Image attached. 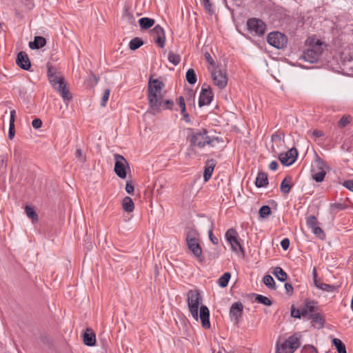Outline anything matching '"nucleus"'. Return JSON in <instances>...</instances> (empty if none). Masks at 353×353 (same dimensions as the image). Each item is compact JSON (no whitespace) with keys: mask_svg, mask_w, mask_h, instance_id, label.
Listing matches in <instances>:
<instances>
[{"mask_svg":"<svg viewBox=\"0 0 353 353\" xmlns=\"http://www.w3.org/2000/svg\"><path fill=\"white\" fill-rule=\"evenodd\" d=\"M285 290L287 292V293H289V294H292V292H293V287L292 286L291 284L288 283H286L285 284Z\"/></svg>","mask_w":353,"mask_h":353,"instance_id":"obj_62","label":"nucleus"},{"mask_svg":"<svg viewBox=\"0 0 353 353\" xmlns=\"http://www.w3.org/2000/svg\"><path fill=\"white\" fill-rule=\"evenodd\" d=\"M315 165L319 171L325 170L326 168V163L324 161L317 157L315 160Z\"/></svg>","mask_w":353,"mask_h":353,"instance_id":"obj_42","label":"nucleus"},{"mask_svg":"<svg viewBox=\"0 0 353 353\" xmlns=\"http://www.w3.org/2000/svg\"><path fill=\"white\" fill-rule=\"evenodd\" d=\"M278 168V163L277 162L273 161H272L269 165V168L272 170H276Z\"/></svg>","mask_w":353,"mask_h":353,"instance_id":"obj_64","label":"nucleus"},{"mask_svg":"<svg viewBox=\"0 0 353 353\" xmlns=\"http://www.w3.org/2000/svg\"><path fill=\"white\" fill-rule=\"evenodd\" d=\"M55 74H56L55 69L53 67H52V66H48V78L51 77V75L54 76Z\"/></svg>","mask_w":353,"mask_h":353,"instance_id":"obj_60","label":"nucleus"},{"mask_svg":"<svg viewBox=\"0 0 353 353\" xmlns=\"http://www.w3.org/2000/svg\"><path fill=\"white\" fill-rule=\"evenodd\" d=\"M352 117L350 115H344L339 121L338 125L340 128H344L350 123Z\"/></svg>","mask_w":353,"mask_h":353,"instance_id":"obj_36","label":"nucleus"},{"mask_svg":"<svg viewBox=\"0 0 353 353\" xmlns=\"http://www.w3.org/2000/svg\"><path fill=\"white\" fill-rule=\"evenodd\" d=\"M188 249L194 255L195 257L199 258L202 254V249L199 244V241H195L186 243Z\"/></svg>","mask_w":353,"mask_h":353,"instance_id":"obj_18","label":"nucleus"},{"mask_svg":"<svg viewBox=\"0 0 353 353\" xmlns=\"http://www.w3.org/2000/svg\"><path fill=\"white\" fill-rule=\"evenodd\" d=\"M32 127L35 129H39L42 125V121L40 119H35L32 122Z\"/></svg>","mask_w":353,"mask_h":353,"instance_id":"obj_54","label":"nucleus"},{"mask_svg":"<svg viewBox=\"0 0 353 353\" xmlns=\"http://www.w3.org/2000/svg\"><path fill=\"white\" fill-rule=\"evenodd\" d=\"M248 30L255 35H263L265 32V24L261 19H250L247 21Z\"/></svg>","mask_w":353,"mask_h":353,"instance_id":"obj_11","label":"nucleus"},{"mask_svg":"<svg viewBox=\"0 0 353 353\" xmlns=\"http://www.w3.org/2000/svg\"><path fill=\"white\" fill-rule=\"evenodd\" d=\"M331 207L333 209H336L338 210H342L346 208V206L344 204L339 203H335L331 205Z\"/></svg>","mask_w":353,"mask_h":353,"instance_id":"obj_55","label":"nucleus"},{"mask_svg":"<svg viewBox=\"0 0 353 353\" xmlns=\"http://www.w3.org/2000/svg\"><path fill=\"white\" fill-rule=\"evenodd\" d=\"M314 304V302L307 301L305 306L301 309L302 316H308L309 318L311 314L316 313V306Z\"/></svg>","mask_w":353,"mask_h":353,"instance_id":"obj_19","label":"nucleus"},{"mask_svg":"<svg viewBox=\"0 0 353 353\" xmlns=\"http://www.w3.org/2000/svg\"><path fill=\"white\" fill-rule=\"evenodd\" d=\"M304 353H318L317 350L311 345H308L304 347Z\"/></svg>","mask_w":353,"mask_h":353,"instance_id":"obj_58","label":"nucleus"},{"mask_svg":"<svg viewBox=\"0 0 353 353\" xmlns=\"http://www.w3.org/2000/svg\"><path fill=\"white\" fill-rule=\"evenodd\" d=\"M215 141L216 139L207 135V131L205 130L194 133L191 138V143L199 148H203L206 145L213 146Z\"/></svg>","mask_w":353,"mask_h":353,"instance_id":"obj_5","label":"nucleus"},{"mask_svg":"<svg viewBox=\"0 0 353 353\" xmlns=\"http://www.w3.org/2000/svg\"><path fill=\"white\" fill-rule=\"evenodd\" d=\"M186 80L190 84H194L196 81V77L194 70L192 68L189 69L186 72Z\"/></svg>","mask_w":353,"mask_h":353,"instance_id":"obj_35","label":"nucleus"},{"mask_svg":"<svg viewBox=\"0 0 353 353\" xmlns=\"http://www.w3.org/2000/svg\"><path fill=\"white\" fill-rule=\"evenodd\" d=\"M134 185L132 183V182L131 181H127L126 185H125V191L128 194H132L134 192Z\"/></svg>","mask_w":353,"mask_h":353,"instance_id":"obj_52","label":"nucleus"},{"mask_svg":"<svg viewBox=\"0 0 353 353\" xmlns=\"http://www.w3.org/2000/svg\"><path fill=\"white\" fill-rule=\"evenodd\" d=\"M7 167V157L0 155V170H5Z\"/></svg>","mask_w":353,"mask_h":353,"instance_id":"obj_48","label":"nucleus"},{"mask_svg":"<svg viewBox=\"0 0 353 353\" xmlns=\"http://www.w3.org/2000/svg\"><path fill=\"white\" fill-rule=\"evenodd\" d=\"M268 43L272 46L281 49L287 43L286 37L279 32H270L267 37Z\"/></svg>","mask_w":353,"mask_h":353,"instance_id":"obj_8","label":"nucleus"},{"mask_svg":"<svg viewBox=\"0 0 353 353\" xmlns=\"http://www.w3.org/2000/svg\"><path fill=\"white\" fill-rule=\"evenodd\" d=\"M122 207L127 212H132L134 209V202L129 196H125L122 201Z\"/></svg>","mask_w":353,"mask_h":353,"instance_id":"obj_24","label":"nucleus"},{"mask_svg":"<svg viewBox=\"0 0 353 353\" xmlns=\"http://www.w3.org/2000/svg\"><path fill=\"white\" fill-rule=\"evenodd\" d=\"M15 134V130H14V123H10L9 125V132H8V137L10 139H12Z\"/></svg>","mask_w":353,"mask_h":353,"instance_id":"obj_50","label":"nucleus"},{"mask_svg":"<svg viewBox=\"0 0 353 353\" xmlns=\"http://www.w3.org/2000/svg\"><path fill=\"white\" fill-rule=\"evenodd\" d=\"M299 345V339L296 336H292L280 346L278 344L276 345V353H293Z\"/></svg>","mask_w":353,"mask_h":353,"instance_id":"obj_6","label":"nucleus"},{"mask_svg":"<svg viewBox=\"0 0 353 353\" xmlns=\"http://www.w3.org/2000/svg\"><path fill=\"white\" fill-rule=\"evenodd\" d=\"M154 20L148 17H143L139 20V23L142 29H148L154 24Z\"/></svg>","mask_w":353,"mask_h":353,"instance_id":"obj_25","label":"nucleus"},{"mask_svg":"<svg viewBox=\"0 0 353 353\" xmlns=\"http://www.w3.org/2000/svg\"><path fill=\"white\" fill-rule=\"evenodd\" d=\"M179 105L181 108V113L183 114L185 117H188V114H185V100L183 97H180L179 98Z\"/></svg>","mask_w":353,"mask_h":353,"instance_id":"obj_45","label":"nucleus"},{"mask_svg":"<svg viewBox=\"0 0 353 353\" xmlns=\"http://www.w3.org/2000/svg\"><path fill=\"white\" fill-rule=\"evenodd\" d=\"M164 83L159 79H150L148 86V99L149 108L154 114L159 113L162 110L171 109L173 101L164 99L161 93Z\"/></svg>","mask_w":353,"mask_h":353,"instance_id":"obj_1","label":"nucleus"},{"mask_svg":"<svg viewBox=\"0 0 353 353\" xmlns=\"http://www.w3.org/2000/svg\"><path fill=\"white\" fill-rule=\"evenodd\" d=\"M204 56H205V58L206 59V60L208 61V62L210 65H213L214 64L213 59L212 58V57L210 56L209 52H205Z\"/></svg>","mask_w":353,"mask_h":353,"instance_id":"obj_61","label":"nucleus"},{"mask_svg":"<svg viewBox=\"0 0 353 353\" xmlns=\"http://www.w3.org/2000/svg\"><path fill=\"white\" fill-rule=\"evenodd\" d=\"M186 243L195 241H199V234L194 228H190L188 229L185 235Z\"/></svg>","mask_w":353,"mask_h":353,"instance_id":"obj_21","label":"nucleus"},{"mask_svg":"<svg viewBox=\"0 0 353 353\" xmlns=\"http://www.w3.org/2000/svg\"><path fill=\"white\" fill-rule=\"evenodd\" d=\"M203 6H204L205 8L208 11L210 12V10H211V4L210 3V0H203Z\"/></svg>","mask_w":353,"mask_h":353,"instance_id":"obj_63","label":"nucleus"},{"mask_svg":"<svg viewBox=\"0 0 353 353\" xmlns=\"http://www.w3.org/2000/svg\"><path fill=\"white\" fill-rule=\"evenodd\" d=\"M292 187V179L290 177L285 178L281 183V190L285 194L289 193Z\"/></svg>","mask_w":353,"mask_h":353,"instance_id":"obj_26","label":"nucleus"},{"mask_svg":"<svg viewBox=\"0 0 353 353\" xmlns=\"http://www.w3.org/2000/svg\"><path fill=\"white\" fill-rule=\"evenodd\" d=\"M297 155V150L295 148H292L286 152L281 153L279 159L283 165H290L296 161Z\"/></svg>","mask_w":353,"mask_h":353,"instance_id":"obj_13","label":"nucleus"},{"mask_svg":"<svg viewBox=\"0 0 353 353\" xmlns=\"http://www.w3.org/2000/svg\"><path fill=\"white\" fill-rule=\"evenodd\" d=\"M306 43L309 48L303 53L301 59L311 63L317 62L326 45L313 37H309Z\"/></svg>","mask_w":353,"mask_h":353,"instance_id":"obj_3","label":"nucleus"},{"mask_svg":"<svg viewBox=\"0 0 353 353\" xmlns=\"http://www.w3.org/2000/svg\"><path fill=\"white\" fill-rule=\"evenodd\" d=\"M75 156L81 162H84L85 161V157L83 155L82 151L81 149H77L75 152Z\"/></svg>","mask_w":353,"mask_h":353,"instance_id":"obj_53","label":"nucleus"},{"mask_svg":"<svg viewBox=\"0 0 353 353\" xmlns=\"http://www.w3.org/2000/svg\"><path fill=\"white\" fill-rule=\"evenodd\" d=\"M208 236H209V239L211 241V242L214 244V245H217L219 243V240L218 239L214 236L213 235V233H212V229H210V230L208 231Z\"/></svg>","mask_w":353,"mask_h":353,"instance_id":"obj_51","label":"nucleus"},{"mask_svg":"<svg viewBox=\"0 0 353 353\" xmlns=\"http://www.w3.org/2000/svg\"><path fill=\"white\" fill-rule=\"evenodd\" d=\"M307 134L308 135L312 134V136L314 137V138L321 137L324 135L323 132L319 130H314L308 131Z\"/></svg>","mask_w":353,"mask_h":353,"instance_id":"obj_47","label":"nucleus"},{"mask_svg":"<svg viewBox=\"0 0 353 353\" xmlns=\"http://www.w3.org/2000/svg\"><path fill=\"white\" fill-rule=\"evenodd\" d=\"M168 60L170 63H173L174 65H176L179 63L181 59L179 55L170 52L168 54Z\"/></svg>","mask_w":353,"mask_h":353,"instance_id":"obj_39","label":"nucleus"},{"mask_svg":"<svg viewBox=\"0 0 353 353\" xmlns=\"http://www.w3.org/2000/svg\"><path fill=\"white\" fill-rule=\"evenodd\" d=\"M225 237L230 245L231 249L233 252L236 253L241 252L242 255H244L243 248L239 242V234L235 229L230 228L228 230L225 232Z\"/></svg>","mask_w":353,"mask_h":353,"instance_id":"obj_7","label":"nucleus"},{"mask_svg":"<svg viewBox=\"0 0 353 353\" xmlns=\"http://www.w3.org/2000/svg\"><path fill=\"white\" fill-rule=\"evenodd\" d=\"M214 84L220 89H223L228 83V76L225 70L215 68L212 71Z\"/></svg>","mask_w":353,"mask_h":353,"instance_id":"obj_9","label":"nucleus"},{"mask_svg":"<svg viewBox=\"0 0 353 353\" xmlns=\"http://www.w3.org/2000/svg\"><path fill=\"white\" fill-rule=\"evenodd\" d=\"M312 230L313 233L319 239H323L325 238V234L320 227L316 226L314 228H312Z\"/></svg>","mask_w":353,"mask_h":353,"instance_id":"obj_44","label":"nucleus"},{"mask_svg":"<svg viewBox=\"0 0 353 353\" xmlns=\"http://www.w3.org/2000/svg\"><path fill=\"white\" fill-rule=\"evenodd\" d=\"M270 213L271 209L268 205L262 206L259 211V214L261 218H266Z\"/></svg>","mask_w":353,"mask_h":353,"instance_id":"obj_38","label":"nucleus"},{"mask_svg":"<svg viewBox=\"0 0 353 353\" xmlns=\"http://www.w3.org/2000/svg\"><path fill=\"white\" fill-rule=\"evenodd\" d=\"M213 99V94L209 87L201 89L199 99V105L202 107L203 105H209Z\"/></svg>","mask_w":353,"mask_h":353,"instance_id":"obj_15","label":"nucleus"},{"mask_svg":"<svg viewBox=\"0 0 353 353\" xmlns=\"http://www.w3.org/2000/svg\"><path fill=\"white\" fill-rule=\"evenodd\" d=\"M332 343L335 346L338 353H347L345 345L340 339L336 338L333 339Z\"/></svg>","mask_w":353,"mask_h":353,"instance_id":"obj_29","label":"nucleus"},{"mask_svg":"<svg viewBox=\"0 0 353 353\" xmlns=\"http://www.w3.org/2000/svg\"><path fill=\"white\" fill-rule=\"evenodd\" d=\"M312 276H313V281L314 285H316L317 282H319L321 280L317 279V271L316 268H314L312 270Z\"/></svg>","mask_w":353,"mask_h":353,"instance_id":"obj_59","label":"nucleus"},{"mask_svg":"<svg viewBox=\"0 0 353 353\" xmlns=\"http://www.w3.org/2000/svg\"><path fill=\"white\" fill-rule=\"evenodd\" d=\"M263 283L270 289L275 290L276 285L274 279L270 275H265L263 277Z\"/></svg>","mask_w":353,"mask_h":353,"instance_id":"obj_34","label":"nucleus"},{"mask_svg":"<svg viewBox=\"0 0 353 353\" xmlns=\"http://www.w3.org/2000/svg\"><path fill=\"white\" fill-rule=\"evenodd\" d=\"M49 80L54 88L59 92L63 101L68 103L72 97L69 90L66 87L63 77L56 74L54 76L51 75Z\"/></svg>","mask_w":353,"mask_h":353,"instance_id":"obj_4","label":"nucleus"},{"mask_svg":"<svg viewBox=\"0 0 353 353\" xmlns=\"http://www.w3.org/2000/svg\"><path fill=\"white\" fill-rule=\"evenodd\" d=\"M83 341L85 345L93 346L96 343V336L93 330L88 328L83 334Z\"/></svg>","mask_w":353,"mask_h":353,"instance_id":"obj_17","label":"nucleus"},{"mask_svg":"<svg viewBox=\"0 0 353 353\" xmlns=\"http://www.w3.org/2000/svg\"><path fill=\"white\" fill-rule=\"evenodd\" d=\"M143 41L139 37L132 39L129 43V48L132 50H135L143 46Z\"/></svg>","mask_w":353,"mask_h":353,"instance_id":"obj_31","label":"nucleus"},{"mask_svg":"<svg viewBox=\"0 0 353 353\" xmlns=\"http://www.w3.org/2000/svg\"><path fill=\"white\" fill-rule=\"evenodd\" d=\"M214 166L215 164L212 161H211V163H208V165H206L203 173V178L205 181H208L210 179Z\"/></svg>","mask_w":353,"mask_h":353,"instance_id":"obj_28","label":"nucleus"},{"mask_svg":"<svg viewBox=\"0 0 353 353\" xmlns=\"http://www.w3.org/2000/svg\"><path fill=\"white\" fill-rule=\"evenodd\" d=\"M343 186H345L347 189L353 191V181L347 180L344 181Z\"/></svg>","mask_w":353,"mask_h":353,"instance_id":"obj_57","label":"nucleus"},{"mask_svg":"<svg viewBox=\"0 0 353 353\" xmlns=\"http://www.w3.org/2000/svg\"><path fill=\"white\" fill-rule=\"evenodd\" d=\"M17 63L21 68L25 70H28L31 66L28 55L23 52H20L17 54Z\"/></svg>","mask_w":353,"mask_h":353,"instance_id":"obj_16","label":"nucleus"},{"mask_svg":"<svg viewBox=\"0 0 353 353\" xmlns=\"http://www.w3.org/2000/svg\"><path fill=\"white\" fill-rule=\"evenodd\" d=\"M268 176L264 172H259L256 179L255 185L258 188L265 187L268 185Z\"/></svg>","mask_w":353,"mask_h":353,"instance_id":"obj_23","label":"nucleus"},{"mask_svg":"<svg viewBox=\"0 0 353 353\" xmlns=\"http://www.w3.org/2000/svg\"><path fill=\"white\" fill-rule=\"evenodd\" d=\"M243 306L241 302L234 303L230 310V315L235 323H239L242 316Z\"/></svg>","mask_w":353,"mask_h":353,"instance_id":"obj_14","label":"nucleus"},{"mask_svg":"<svg viewBox=\"0 0 353 353\" xmlns=\"http://www.w3.org/2000/svg\"><path fill=\"white\" fill-rule=\"evenodd\" d=\"M306 223L307 226L310 228L312 229L314 227L317 226L318 221L314 216H310L307 218Z\"/></svg>","mask_w":353,"mask_h":353,"instance_id":"obj_41","label":"nucleus"},{"mask_svg":"<svg viewBox=\"0 0 353 353\" xmlns=\"http://www.w3.org/2000/svg\"><path fill=\"white\" fill-rule=\"evenodd\" d=\"M46 44V40L44 37L37 36L33 41L29 43V47L31 49H39Z\"/></svg>","mask_w":353,"mask_h":353,"instance_id":"obj_20","label":"nucleus"},{"mask_svg":"<svg viewBox=\"0 0 353 353\" xmlns=\"http://www.w3.org/2000/svg\"><path fill=\"white\" fill-rule=\"evenodd\" d=\"M110 90L109 89H105L103 91V96L101 98V105L105 107L107 101H108L110 97Z\"/></svg>","mask_w":353,"mask_h":353,"instance_id":"obj_43","label":"nucleus"},{"mask_svg":"<svg viewBox=\"0 0 353 353\" xmlns=\"http://www.w3.org/2000/svg\"><path fill=\"white\" fill-rule=\"evenodd\" d=\"M150 35L154 42L160 47L163 48L165 42V35L163 29L159 25H157L150 31Z\"/></svg>","mask_w":353,"mask_h":353,"instance_id":"obj_12","label":"nucleus"},{"mask_svg":"<svg viewBox=\"0 0 353 353\" xmlns=\"http://www.w3.org/2000/svg\"><path fill=\"white\" fill-rule=\"evenodd\" d=\"M231 277L230 273H224L218 280V284L221 288H225L228 285L229 280Z\"/></svg>","mask_w":353,"mask_h":353,"instance_id":"obj_32","label":"nucleus"},{"mask_svg":"<svg viewBox=\"0 0 353 353\" xmlns=\"http://www.w3.org/2000/svg\"><path fill=\"white\" fill-rule=\"evenodd\" d=\"M26 213L28 218L32 219V222L38 221V215L34 209L28 205L26 206Z\"/></svg>","mask_w":353,"mask_h":353,"instance_id":"obj_33","label":"nucleus"},{"mask_svg":"<svg viewBox=\"0 0 353 353\" xmlns=\"http://www.w3.org/2000/svg\"><path fill=\"white\" fill-rule=\"evenodd\" d=\"M326 172L325 170L319 171L318 172L314 173L312 174V178L316 182H321L323 181Z\"/></svg>","mask_w":353,"mask_h":353,"instance_id":"obj_40","label":"nucleus"},{"mask_svg":"<svg viewBox=\"0 0 353 353\" xmlns=\"http://www.w3.org/2000/svg\"><path fill=\"white\" fill-rule=\"evenodd\" d=\"M273 274L276 277L278 280L280 281H285L288 279V275L280 267L274 268L273 272Z\"/></svg>","mask_w":353,"mask_h":353,"instance_id":"obj_27","label":"nucleus"},{"mask_svg":"<svg viewBox=\"0 0 353 353\" xmlns=\"http://www.w3.org/2000/svg\"><path fill=\"white\" fill-rule=\"evenodd\" d=\"M309 319H312V321L318 325V328H321L323 326L324 319L319 313L316 312L314 314H311Z\"/></svg>","mask_w":353,"mask_h":353,"instance_id":"obj_30","label":"nucleus"},{"mask_svg":"<svg viewBox=\"0 0 353 353\" xmlns=\"http://www.w3.org/2000/svg\"><path fill=\"white\" fill-rule=\"evenodd\" d=\"M315 287L324 292H333L337 291L339 286L324 283L321 281H320L319 282H317Z\"/></svg>","mask_w":353,"mask_h":353,"instance_id":"obj_22","label":"nucleus"},{"mask_svg":"<svg viewBox=\"0 0 353 353\" xmlns=\"http://www.w3.org/2000/svg\"><path fill=\"white\" fill-rule=\"evenodd\" d=\"M255 300L258 303H262V304H263L265 305L269 306V305H272V301L268 297L264 296L261 295V294H258L256 296Z\"/></svg>","mask_w":353,"mask_h":353,"instance_id":"obj_37","label":"nucleus"},{"mask_svg":"<svg viewBox=\"0 0 353 353\" xmlns=\"http://www.w3.org/2000/svg\"><path fill=\"white\" fill-rule=\"evenodd\" d=\"M283 136H282L281 134L275 133L272 134V141L274 143H281L283 140Z\"/></svg>","mask_w":353,"mask_h":353,"instance_id":"obj_49","label":"nucleus"},{"mask_svg":"<svg viewBox=\"0 0 353 353\" xmlns=\"http://www.w3.org/2000/svg\"><path fill=\"white\" fill-rule=\"evenodd\" d=\"M281 246L282 247V248L285 250H286L287 249H288L289 246H290V241L288 239L285 238V239H283L281 241Z\"/></svg>","mask_w":353,"mask_h":353,"instance_id":"obj_56","label":"nucleus"},{"mask_svg":"<svg viewBox=\"0 0 353 353\" xmlns=\"http://www.w3.org/2000/svg\"><path fill=\"white\" fill-rule=\"evenodd\" d=\"M115 160L114 172L121 179L126 177V168L129 167L128 161L120 154H115L114 155Z\"/></svg>","mask_w":353,"mask_h":353,"instance_id":"obj_10","label":"nucleus"},{"mask_svg":"<svg viewBox=\"0 0 353 353\" xmlns=\"http://www.w3.org/2000/svg\"><path fill=\"white\" fill-rule=\"evenodd\" d=\"M187 303L192 318L196 321L200 318L202 326L205 329L210 328V312L207 306L201 305L202 297L198 290H190L188 291Z\"/></svg>","mask_w":353,"mask_h":353,"instance_id":"obj_2","label":"nucleus"},{"mask_svg":"<svg viewBox=\"0 0 353 353\" xmlns=\"http://www.w3.org/2000/svg\"><path fill=\"white\" fill-rule=\"evenodd\" d=\"M291 316L294 318H301L302 316L301 314V310H296L294 305L291 307Z\"/></svg>","mask_w":353,"mask_h":353,"instance_id":"obj_46","label":"nucleus"}]
</instances>
